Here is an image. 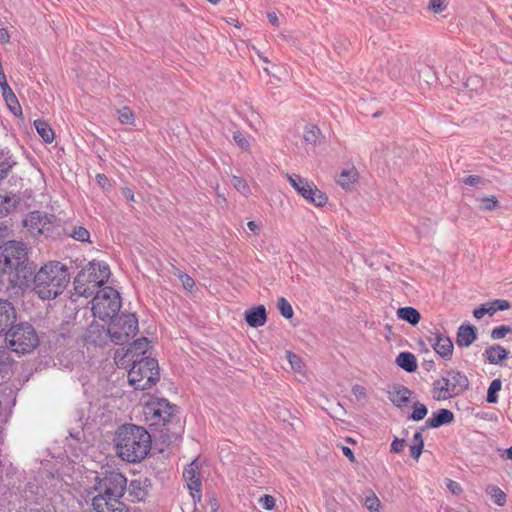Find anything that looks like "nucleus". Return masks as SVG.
Listing matches in <instances>:
<instances>
[{"instance_id":"1","label":"nucleus","mask_w":512,"mask_h":512,"mask_svg":"<svg viewBox=\"0 0 512 512\" xmlns=\"http://www.w3.org/2000/svg\"><path fill=\"white\" fill-rule=\"evenodd\" d=\"M0 272L8 273L13 287L33 291L42 300H52L61 295L70 282V272L59 261H49L39 270L28 256V247L22 241L8 240L0 234Z\"/></svg>"},{"instance_id":"2","label":"nucleus","mask_w":512,"mask_h":512,"mask_svg":"<svg viewBox=\"0 0 512 512\" xmlns=\"http://www.w3.org/2000/svg\"><path fill=\"white\" fill-rule=\"evenodd\" d=\"M113 442L116 453L122 460L137 463L141 462L149 453L152 437L146 428L125 423L117 428Z\"/></svg>"},{"instance_id":"3","label":"nucleus","mask_w":512,"mask_h":512,"mask_svg":"<svg viewBox=\"0 0 512 512\" xmlns=\"http://www.w3.org/2000/svg\"><path fill=\"white\" fill-rule=\"evenodd\" d=\"M179 407L166 398L153 397L144 406V414L150 420V426H161L159 439L163 444L170 445L181 435V426L177 414Z\"/></svg>"},{"instance_id":"4","label":"nucleus","mask_w":512,"mask_h":512,"mask_svg":"<svg viewBox=\"0 0 512 512\" xmlns=\"http://www.w3.org/2000/svg\"><path fill=\"white\" fill-rule=\"evenodd\" d=\"M111 275L109 265L104 261L92 260L82 268L73 280L75 293L78 296L90 297L105 287Z\"/></svg>"},{"instance_id":"5","label":"nucleus","mask_w":512,"mask_h":512,"mask_svg":"<svg viewBox=\"0 0 512 512\" xmlns=\"http://www.w3.org/2000/svg\"><path fill=\"white\" fill-rule=\"evenodd\" d=\"M128 381L135 390H148L160 379L159 365L153 357H141L129 363Z\"/></svg>"},{"instance_id":"6","label":"nucleus","mask_w":512,"mask_h":512,"mask_svg":"<svg viewBox=\"0 0 512 512\" xmlns=\"http://www.w3.org/2000/svg\"><path fill=\"white\" fill-rule=\"evenodd\" d=\"M92 296L91 310L94 317L107 322L121 313L122 299L120 293L113 287L105 286Z\"/></svg>"},{"instance_id":"7","label":"nucleus","mask_w":512,"mask_h":512,"mask_svg":"<svg viewBox=\"0 0 512 512\" xmlns=\"http://www.w3.org/2000/svg\"><path fill=\"white\" fill-rule=\"evenodd\" d=\"M54 214L35 210L30 212L23 220V225L33 236L44 235L45 237L58 238L62 235L64 227Z\"/></svg>"},{"instance_id":"8","label":"nucleus","mask_w":512,"mask_h":512,"mask_svg":"<svg viewBox=\"0 0 512 512\" xmlns=\"http://www.w3.org/2000/svg\"><path fill=\"white\" fill-rule=\"evenodd\" d=\"M138 332V318L135 313L121 312L109 321L108 333L115 345H125Z\"/></svg>"},{"instance_id":"9","label":"nucleus","mask_w":512,"mask_h":512,"mask_svg":"<svg viewBox=\"0 0 512 512\" xmlns=\"http://www.w3.org/2000/svg\"><path fill=\"white\" fill-rule=\"evenodd\" d=\"M7 343L11 351L26 354L39 345V338L35 328L30 323L20 322L8 333Z\"/></svg>"},{"instance_id":"10","label":"nucleus","mask_w":512,"mask_h":512,"mask_svg":"<svg viewBox=\"0 0 512 512\" xmlns=\"http://www.w3.org/2000/svg\"><path fill=\"white\" fill-rule=\"evenodd\" d=\"M93 488L105 494L108 500H120L127 489V478L119 471L105 470L97 474Z\"/></svg>"},{"instance_id":"11","label":"nucleus","mask_w":512,"mask_h":512,"mask_svg":"<svg viewBox=\"0 0 512 512\" xmlns=\"http://www.w3.org/2000/svg\"><path fill=\"white\" fill-rule=\"evenodd\" d=\"M287 178L291 186L300 194L307 202L315 205L316 207H323L327 201L328 196L322 192L317 186L306 178L300 175H289Z\"/></svg>"},{"instance_id":"12","label":"nucleus","mask_w":512,"mask_h":512,"mask_svg":"<svg viewBox=\"0 0 512 512\" xmlns=\"http://www.w3.org/2000/svg\"><path fill=\"white\" fill-rule=\"evenodd\" d=\"M445 385L449 388L450 398L462 395L466 390L469 389V379L461 371L450 369L445 371L443 376Z\"/></svg>"},{"instance_id":"13","label":"nucleus","mask_w":512,"mask_h":512,"mask_svg":"<svg viewBox=\"0 0 512 512\" xmlns=\"http://www.w3.org/2000/svg\"><path fill=\"white\" fill-rule=\"evenodd\" d=\"M17 312L14 305L5 299H0V336L7 342L8 333L16 325Z\"/></svg>"},{"instance_id":"14","label":"nucleus","mask_w":512,"mask_h":512,"mask_svg":"<svg viewBox=\"0 0 512 512\" xmlns=\"http://www.w3.org/2000/svg\"><path fill=\"white\" fill-rule=\"evenodd\" d=\"M151 487V480L148 477L140 476L137 479L131 480L126 490L133 502H141L147 498Z\"/></svg>"},{"instance_id":"15","label":"nucleus","mask_w":512,"mask_h":512,"mask_svg":"<svg viewBox=\"0 0 512 512\" xmlns=\"http://www.w3.org/2000/svg\"><path fill=\"white\" fill-rule=\"evenodd\" d=\"M149 346V340L147 337H140L130 343L129 347L126 349L124 354L122 355L120 361L121 364H129L133 362V360L140 359L141 357H145L144 354L147 352Z\"/></svg>"},{"instance_id":"16","label":"nucleus","mask_w":512,"mask_h":512,"mask_svg":"<svg viewBox=\"0 0 512 512\" xmlns=\"http://www.w3.org/2000/svg\"><path fill=\"white\" fill-rule=\"evenodd\" d=\"M110 339V333H108V327L92 321L86 331V342L95 346H103Z\"/></svg>"},{"instance_id":"17","label":"nucleus","mask_w":512,"mask_h":512,"mask_svg":"<svg viewBox=\"0 0 512 512\" xmlns=\"http://www.w3.org/2000/svg\"><path fill=\"white\" fill-rule=\"evenodd\" d=\"M453 421V412L449 409L441 408L432 413V416L426 420L425 425L421 427V430H425L427 428H439L443 425L451 424Z\"/></svg>"},{"instance_id":"18","label":"nucleus","mask_w":512,"mask_h":512,"mask_svg":"<svg viewBox=\"0 0 512 512\" xmlns=\"http://www.w3.org/2000/svg\"><path fill=\"white\" fill-rule=\"evenodd\" d=\"M244 319L248 326L258 328L265 325L267 321V312L264 305H257L247 309L244 313Z\"/></svg>"},{"instance_id":"19","label":"nucleus","mask_w":512,"mask_h":512,"mask_svg":"<svg viewBox=\"0 0 512 512\" xmlns=\"http://www.w3.org/2000/svg\"><path fill=\"white\" fill-rule=\"evenodd\" d=\"M478 337L477 328L470 324H462L458 327L456 344L459 347H469Z\"/></svg>"},{"instance_id":"20","label":"nucleus","mask_w":512,"mask_h":512,"mask_svg":"<svg viewBox=\"0 0 512 512\" xmlns=\"http://www.w3.org/2000/svg\"><path fill=\"white\" fill-rule=\"evenodd\" d=\"M435 343H432L434 351L444 360L451 359L453 355V342L449 336H444L441 333H435Z\"/></svg>"},{"instance_id":"21","label":"nucleus","mask_w":512,"mask_h":512,"mask_svg":"<svg viewBox=\"0 0 512 512\" xmlns=\"http://www.w3.org/2000/svg\"><path fill=\"white\" fill-rule=\"evenodd\" d=\"M183 477L187 482V486L190 491H198V488L202 486L197 459L193 460L185 467L183 471Z\"/></svg>"},{"instance_id":"22","label":"nucleus","mask_w":512,"mask_h":512,"mask_svg":"<svg viewBox=\"0 0 512 512\" xmlns=\"http://www.w3.org/2000/svg\"><path fill=\"white\" fill-rule=\"evenodd\" d=\"M20 197L12 192L0 189V217L7 216L20 204Z\"/></svg>"},{"instance_id":"23","label":"nucleus","mask_w":512,"mask_h":512,"mask_svg":"<svg viewBox=\"0 0 512 512\" xmlns=\"http://www.w3.org/2000/svg\"><path fill=\"white\" fill-rule=\"evenodd\" d=\"M412 391L404 385H394L389 391V399L396 407H402L410 401Z\"/></svg>"},{"instance_id":"24","label":"nucleus","mask_w":512,"mask_h":512,"mask_svg":"<svg viewBox=\"0 0 512 512\" xmlns=\"http://www.w3.org/2000/svg\"><path fill=\"white\" fill-rule=\"evenodd\" d=\"M509 352L499 344H494L485 349L484 356L490 364H500L508 358Z\"/></svg>"},{"instance_id":"25","label":"nucleus","mask_w":512,"mask_h":512,"mask_svg":"<svg viewBox=\"0 0 512 512\" xmlns=\"http://www.w3.org/2000/svg\"><path fill=\"white\" fill-rule=\"evenodd\" d=\"M395 363L408 373H414L418 368L415 355L408 351L400 352L395 359Z\"/></svg>"},{"instance_id":"26","label":"nucleus","mask_w":512,"mask_h":512,"mask_svg":"<svg viewBox=\"0 0 512 512\" xmlns=\"http://www.w3.org/2000/svg\"><path fill=\"white\" fill-rule=\"evenodd\" d=\"M396 314L400 320L406 321L412 326H416L421 320L420 312L411 306L398 308Z\"/></svg>"},{"instance_id":"27","label":"nucleus","mask_w":512,"mask_h":512,"mask_svg":"<svg viewBox=\"0 0 512 512\" xmlns=\"http://www.w3.org/2000/svg\"><path fill=\"white\" fill-rule=\"evenodd\" d=\"M303 139L306 144L316 146L321 144L325 137L318 126L310 124L305 126Z\"/></svg>"},{"instance_id":"28","label":"nucleus","mask_w":512,"mask_h":512,"mask_svg":"<svg viewBox=\"0 0 512 512\" xmlns=\"http://www.w3.org/2000/svg\"><path fill=\"white\" fill-rule=\"evenodd\" d=\"M16 162L13 160L10 151L0 149V181L6 178Z\"/></svg>"},{"instance_id":"29","label":"nucleus","mask_w":512,"mask_h":512,"mask_svg":"<svg viewBox=\"0 0 512 512\" xmlns=\"http://www.w3.org/2000/svg\"><path fill=\"white\" fill-rule=\"evenodd\" d=\"M34 127L45 143L53 142L55 134L51 126L46 121L36 119L34 121Z\"/></svg>"},{"instance_id":"30","label":"nucleus","mask_w":512,"mask_h":512,"mask_svg":"<svg viewBox=\"0 0 512 512\" xmlns=\"http://www.w3.org/2000/svg\"><path fill=\"white\" fill-rule=\"evenodd\" d=\"M2 96L9 108V110L15 115V116H21L22 115V108L19 104V101L14 94L13 90L10 88L2 91Z\"/></svg>"},{"instance_id":"31","label":"nucleus","mask_w":512,"mask_h":512,"mask_svg":"<svg viewBox=\"0 0 512 512\" xmlns=\"http://www.w3.org/2000/svg\"><path fill=\"white\" fill-rule=\"evenodd\" d=\"M92 506L96 512H110L112 506H115V504L114 500H108L105 494L99 492L92 499Z\"/></svg>"},{"instance_id":"32","label":"nucleus","mask_w":512,"mask_h":512,"mask_svg":"<svg viewBox=\"0 0 512 512\" xmlns=\"http://www.w3.org/2000/svg\"><path fill=\"white\" fill-rule=\"evenodd\" d=\"M62 234L68 235L79 242H88L90 243V233L83 226H74L71 231H67L65 228L62 230Z\"/></svg>"},{"instance_id":"33","label":"nucleus","mask_w":512,"mask_h":512,"mask_svg":"<svg viewBox=\"0 0 512 512\" xmlns=\"http://www.w3.org/2000/svg\"><path fill=\"white\" fill-rule=\"evenodd\" d=\"M432 394L435 400H447L450 398L448 387L445 385L443 381V377L441 379L435 380L432 384Z\"/></svg>"},{"instance_id":"34","label":"nucleus","mask_w":512,"mask_h":512,"mask_svg":"<svg viewBox=\"0 0 512 512\" xmlns=\"http://www.w3.org/2000/svg\"><path fill=\"white\" fill-rule=\"evenodd\" d=\"M488 309V315L492 316L497 311H504L511 307V303L508 300L504 299H495L490 302L485 303Z\"/></svg>"},{"instance_id":"35","label":"nucleus","mask_w":512,"mask_h":512,"mask_svg":"<svg viewBox=\"0 0 512 512\" xmlns=\"http://www.w3.org/2000/svg\"><path fill=\"white\" fill-rule=\"evenodd\" d=\"M502 382L500 379H494L487 390L486 401L490 404L497 403L498 401V392L501 390Z\"/></svg>"},{"instance_id":"36","label":"nucleus","mask_w":512,"mask_h":512,"mask_svg":"<svg viewBox=\"0 0 512 512\" xmlns=\"http://www.w3.org/2000/svg\"><path fill=\"white\" fill-rule=\"evenodd\" d=\"M413 411L412 413L409 415V419L413 420V421H421L422 419H424L428 413V409L426 407V405H424L423 403L419 402V401H416L414 404H413Z\"/></svg>"},{"instance_id":"37","label":"nucleus","mask_w":512,"mask_h":512,"mask_svg":"<svg viewBox=\"0 0 512 512\" xmlns=\"http://www.w3.org/2000/svg\"><path fill=\"white\" fill-rule=\"evenodd\" d=\"M277 308L280 314L286 319H291L294 315L291 304L284 297L278 299Z\"/></svg>"},{"instance_id":"38","label":"nucleus","mask_w":512,"mask_h":512,"mask_svg":"<svg viewBox=\"0 0 512 512\" xmlns=\"http://www.w3.org/2000/svg\"><path fill=\"white\" fill-rule=\"evenodd\" d=\"M489 493L494 503L498 506H503L506 503V494L498 486H490Z\"/></svg>"},{"instance_id":"39","label":"nucleus","mask_w":512,"mask_h":512,"mask_svg":"<svg viewBox=\"0 0 512 512\" xmlns=\"http://www.w3.org/2000/svg\"><path fill=\"white\" fill-rule=\"evenodd\" d=\"M356 176H357V172L355 171H348V170H343L339 177H338V184H340L342 187H347L349 186L351 183H353L354 181H356Z\"/></svg>"},{"instance_id":"40","label":"nucleus","mask_w":512,"mask_h":512,"mask_svg":"<svg viewBox=\"0 0 512 512\" xmlns=\"http://www.w3.org/2000/svg\"><path fill=\"white\" fill-rule=\"evenodd\" d=\"M380 504V500L373 492H371L370 495L365 497L364 505L370 512H378Z\"/></svg>"},{"instance_id":"41","label":"nucleus","mask_w":512,"mask_h":512,"mask_svg":"<svg viewBox=\"0 0 512 512\" xmlns=\"http://www.w3.org/2000/svg\"><path fill=\"white\" fill-rule=\"evenodd\" d=\"M234 188L242 195L247 196L250 193V187L241 177L234 176L232 179Z\"/></svg>"},{"instance_id":"42","label":"nucleus","mask_w":512,"mask_h":512,"mask_svg":"<svg viewBox=\"0 0 512 512\" xmlns=\"http://www.w3.org/2000/svg\"><path fill=\"white\" fill-rule=\"evenodd\" d=\"M448 7V3L446 0H430L428 4V9L434 14H440L444 12Z\"/></svg>"},{"instance_id":"43","label":"nucleus","mask_w":512,"mask_h":512,"mask_svg":"<svg viewBox=\"0 0 512 512\" xmlns=\"http://www.w3.org/2000/svg\"><path fill=\"white\" fill-rule=\"evenodd\" d=\"M512 332V328L508 325H500L495 327L491 331V338L494 340L502 339L504 338L508 333Z\"/></svg>"},{"instance_id":"44","label":"nucleus","mask_w":512,"mask_h":512,"mask_svg":"<svg viewBox=\"0 0 512 512\" xmlns=\"http://www.w3.org/2000/svg\"><path fill=\"white\" fill-rule=\"evenodd\" d=\"M484 210L492 211L499 207V201L495 196L482 197L480 199Z\"/></svg>"},{"instance_id":"45","label":"nucleus","mask_w":512,"mask_h":512,"mask_svg":"<svg viewBox=\"0 0 512 512\" xmlns=\"http://www.w3.org/2000/svg\"><path fill=\"white\" fill-rule=\"evenodd\" d=\"M177 276L182 282L183 288L187 291H192L193 287L195 286L194 279L183 271H179Z\"/></svg>"},{"instance_id":"46","label":"nucleus","mask_w":512,"mask_h":512,"mask_svg":"<svg viewBox=\"0 0 512 512\" xmlns=\"http://www.w3.org/2000/svg\"><path fill=\"white\" fill-rule=\"evenodd\" d=\"M119 121L122 123V124H132L133 121H134V115H133V112L131 111L130 108L128 107H123L120 111H119V117H118Z\"/></svg>"},{"instance_id":"47","label":"nucleus","mask_w":512,"mask_h":512,"mask_svg":"<svg viewBox=\"0 0 512 512\" xmlns=\"http://www.w3.org/2000/svg\"><path fill=\"white\" fill-rule=\"evenodd\" d=\"M233 139L235 143L243 150H247L250 147L248 139L240 131H236L233 133Z\"/></svg>"},{"instance_id":"48","label":"nucleus","mask_w":512,"mask_h":512,"mask_svg":"<svg viewBox=\"0 0 512 512\" xmlns=\"http://www.w3.org/2000/svg\"><path fill=\"white\" fill-rule=\"evenodd\" d=\"M260 506L265 510H272L275 506V499L271 495H263L259 499Z\"/></svg>"},{"instance_id":"49","label":"nucleus","mask_w":512,"mask_h":512,"mask_svg":"<svg viewBox=\"0 0 512 512\" xmlns=\"http://www.w3.org/2000/svg\"><path fill=\"white\" fill-rule=\"evenodd\" d=\"M406 444L407 443L405 439L395 437L391 443L390 451L396 454L401 453L404 450Z\"/></svg>"},{"instance_id":"50","label":"nucleus","mask_w":512,"mask_h":512,"mask_svg":"<svg viewBox=\"0 0 512 512\" xmlns=\"http://www.w3.org/2000/svg\"><path fill=\"white\" fill-rule=\"evenodd\" d=\"M446 487L453 495H459L463 491L461 485L451 479H447Z\"/></svg>"},{"instance_id":"51","label":"nucleus","mask_w":512,"mask_h":512,"mask_svg":"<svg viewBox=\"0 0 512 512\" xmlns=\"http://www.w3.org/2000/svg\"><path fill=\"white\" fill-rule=\"evenodd\" d=\"M287 358L292 366V368L298 370L301 368L302 361L299 356L291 351H287Z\"/></svg>"},{"instance_id":"52","label":"nucleus","mask_w":512,"mask_h":512,"mask_svg":"<svg viewBox=\"0 0 512 512\" xmlns=\"http://www.w3.org/2000/svg\"><path fill=\"white\" fill-rule=\"evenodd\" d=\"M463 183L469 186H477L483 184L484 180L478 175H469L463 179Z\"/></svg>"},{"instance_id":"53","label":"nucleus","mask_w":512,"mask_h":512,"mask_svg":"<svg viewBox=\"0 0 512 512\" xmlns=\"http://www.w3.org/2000/svg\"><path fill=\"white\" fill-rule=\"evenodd\" d=\"M7 346L0 345V372L7 366L6 360L9 359L10 355L7 352Z\"/></svg>"},{"instance_id":"54","label":"nucleus","mask_w":512,"mask_h":512,"mask_svg":"<svg viewBox=\"0 0 512 512\" xmlns=\"http://www.w3.org/2000/svg\"><path fill=\"white\" fill-rule=\"evenodd\" d=\"M423 449H424V446H422V445L420 446L419 444L412 443L410 445V456L414 460L418 461L423 452Z\"/></svg>"},{"instance_id":"55","label":"nucleus","mask_w":512,"mask_h":512,"mask_svg":"<svg viewBox=\"0 0 512 512\" xmlns=\"http://www.w3.org/2000/svg\"><path fill=\"white\" fill-rule=\"evenodd\" d=\"M96 182L97 184L103 188V189H106V188H110L111 187V183H110V180L108 179V177L103 174V173H98L96 175Z\"/></svg>"},{"instance_id":"56","label":"nucleus","mask_w":512,"mask_h":512,"mask_svg":"<svg viewBox=\"0 0 512 512\" xmlns=\"http://www.w3.org/2000/svg\"><path fill=\"white\" fill-rule=\"evenodd\" d=\"M115 506H112L110 512H129V507L120 500L114 501Z\"/></svg>"},{"instance_id":"57","label":"nucleus","mask_w":512,"mask_h":512,"mask_svg":"<svg viewBox=\"0 0 512 512\" xmlns=\"http://www.w3.org/2000/svg\"><path fill=\"white\" fill-rule=\"evenodd\" d=\"M486 314H488V309L485 303L481 304L473 310V316L476 319H481Z\"/></svg>"},{"instance_id":"58","label":"nucleus","mask_w":512,"mask_h":512,"mask_svg":"<svg viewBox=\"0 0 512 512\" xmlns=\"http://www.w3.org/2000/svg\"><path fill=\"white\" fill-rule=\"evenodd\" d=\"M352 393L355 395V397H356L357 399H360V398H362V397H365V395H366V389H365V387H363V386H361V385L356 384V385H354V386L352 387Z\"/></svg>"},{"instance_id":"59","label":"nucleus","mask_w":512,"mask_h":512,"mask_svg":"<svg viewBox=\"0 0 512 512\" xmlns=\"http://www.w3.org/2000/svg\"><path fill=\"white\" fill-rule=\"evenodd\" d=\"M342 452L349 459L350 462L354 463L356 461L354 453L351 448L347 446H342Z\"/></svg>"},{"instance_id":"60","label":"nucleus","mask_w":512,"mask_h":512,"mask_svg":"<svg viewBox=\"0 0 512 512\" xmlns=\"http://www.w3.org/2000/svg\"><path fill=\"white\" fill-rule=\"evenodd\" d=\"M422 431L423 430H419L417 432L414 433L413 435V443L414 444H419L420 446H424V439H423V436H422Z\"/></svg>"},{"instance_id":"61","label":"nucleus","mask_w":512,"mask_h":512,"mask_svg":"<svg viewBox=\"0 0 512 512\" xmlns=\"http://www.w3.org/2000/svg\"><path fill=\"white\" fill-rule=\"evenodd\" d=\"M10 41V35L6 28H0V42L5 44Z\"/></svg>"},{"instance_id":"62","label":"nucleus","mask_w":512,"mask_h":512,"mask_svg":"<svg viewBox=\"0 0 512 512\" xmlns=\"http://www.w3.org/2000/svg\"><path fill=\"white\" fill-rule=\"evenodd\" d=\"M267 17H268V20L269 22L273 25V26H279V19L276 15L275 12H268L267 13Z\"/></svg>"},{"instance_id":"63","label":"nucleus","mask_w":512,"mask_h":512,"mask_svg":"<svg viewBox=\"0 0 512 512\" xmlns=\"http://www.w3.org/2000/svg\"><path fill=\"white\" fill-rule=\"evenodd\" d=\"M422 367L424 370H426L427 372L433 370L435 368V363L433 360H424L422 362Z\"/></svg>"},{"instance_id":"64","label":"nucleus","mask_w":512,"mask_h":512,"mask_svg":"<svg viewBox=\"0 0 512 512\" xmlns=\"http://www.w3.org/2000/svg\"><path fill=\"white\" fill-rule=\"evenodd\" d=\"M122 194L127 200L134 201V192L132 189L123 188Z\"/></svg>"}]
</instances>
